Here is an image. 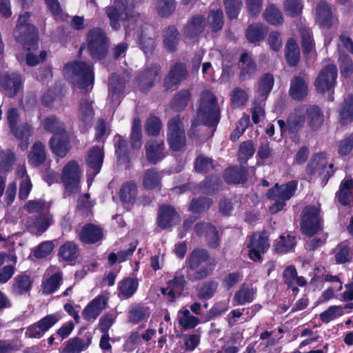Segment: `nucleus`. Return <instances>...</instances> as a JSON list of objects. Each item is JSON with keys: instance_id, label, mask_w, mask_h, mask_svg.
Segmentation results:
<instances>
[{"instance_id": "obj_3", "label": "nucleus", "mask_w": 353, "mask_h": 353, "mask_svg": "<svg viewBox=\"0 0 353 353\" xmlns=\"http://www.w3.org/2000/svg\"><path fill=\"white\" fill-rule=\"evenodd\" d=\"M210 259L208 252L202 248L194 249L186 259L188 268V278L191 281L201 280L207 278L214 271L215 263H206L204 265H200L208 262Z\"/></svg>"}, {"instance_id": "obj_38", "label": "nucleus", "mask_w": 353, "mask_h": 353, "mask_svg": "<svg viewBox=\"0 0 353 353\" xmlns=\"http://www.w3.org/2000/svg\"><path fill=\"white\" fill-rule=\"evenodd\" d=\"M285 57L290 66H296L300 60V50L298 44L293 39L288 40L285 45Z\"/></svg>"}, {"instance_id": "obj_19", "label": "nucleus", "mask_w": 353, "mask_h": 353, "mask_svg": "<svg viewBox=\"0 0 353 353\" xmlns=\"http://www.w3.org/2000/svg\"><path fill=\"white\" fill-rule=\"evenodd\" d=\"M33 279L26 272L17 274L12 281L11 292L15 296L28 293L32 288Z\"/></svg>"}, {"instance_id": "obj_64", "label": "nucleus", "mask_w": 353, "mask_h": 353, "mask_svg": "<svg viewBox=\"0 0 353 353\" xmlns=\"http://www.w3.org/2000/svg\"><path fill=\"white\" fill-rule=\"evenodd\" d=\"M340 72L345 78L351 77L353 74V62L349 55L342 54L339 59Z\"/></svg>"}, {"instance_id": "obj_61", "label": "nucleus", "mask_w": 353, "mask_h": 353, "mask_svg": "<svg viewBox=\"0 0 353 353\" xmlns=\"http://www.w3.org/2000/svg\"><path fill=\"white\" fill-rule=\"evenodd\" d=\"M24 208L29 213H48L49 212V206L45 201L42 199H35L28 201L24 205Z\"/></svg>"}, {"instance_id": "obj_23", "label": "nucleus", "mask_w": 353, "mask_h": 353, "mask_svg": "<svg viewBox=\"0 0 353 353\" xmlns=\"http://www.w3.org/2000/svg\"><path fill=\"white\" fill-rule=\"evenodd\" d=\"M102 236L101 229L92 223L85 225L79 233V239L87 244L95 243L101 240Z\"/></svg>"}, {"instance_id": "obj_16", "label": "nucleus", "mask_w": 353, "mask_h": 353, "mask_svg": "<svg viewBox=\"0 0 353 353\" xmlns=\"http://www.w3.org/2000/svg\"><path fill=\"white\" fill-rule=\"evenodd\" d=\"M107 298L99 295L94 298L83 310L82 315L85 320L94 321L105 308Z\"/></svg>"}, {"instance_id": "obj_47", "label": "nucleus", "mask_w": 353, "mask_h": 353, "mask_svg": "<svg viewBox=\"0 0 353 353\" xmlns=\"http://www.w3.org/2000/svg\"><path fill=\"white\" fill-rule=\"evenodd\" d=\"M241 62L240 76L241 79L245 80L256 71V65L252 60L248 53H243L240 57Z\"/></svg>"}, {"instance_id": "obj_57", "label": "nucleus", "mask_w": 353, "mask_h": 353, "mask_svg": "<svg viewBox=\"0 0 353 353\" xmlns=\"http://www.w3.org/2000/svg\"><path fill=\"white\" fill-rule=\"evenodd\" d=\"M274 85V78L270 74H264L259 82V95L263 101L266 99L267 95L271 92Z\"/></svg>"}, {"instance_id": "obj_33", "label": "nucleus", "mask_w": 353, "mask_h": 353, "mask_svg": "<svg viewBox=\"0 0 353 353\" xmlns=\"http://www.w3.org/2000/svg\"><path fill=\"white\" fill-rule=\"evenodd\" d=\"M339 121L341 125H347L353 121V95L345 98L339 110Z\"/></svg>"}, {"instance_id": "obj_41", "label": "nucleus", "mask_w": 353, "mask_h": 353, "mask_svg": "<svg viewBox=\"0 0 353 353\" xmlns=\"http://www.w3.org/2000/svg\"><path fill=\"white\" fill-rule=\"evenodd\" d=\"M46 159V154L44 145L40 142H36L32 147L29 154V163L38 166L43 163Z\"/></svg>"}, {"instance_id": "obj_11", "label": "nucleus", "mask_w": 353, "mask_h": 353, "mask_svg": "<svg viewBox=\"0 0 353 353\" xmlns=\"http://www.w3.org/2000/svg\"><path fill=\"white\" fill-rule=\"evenodd\" d=\"M61 180L68 192H77L80 181V169L76 161H70L63 167Z\"/></svg>"}, {"instance_id": "obj_4", "label": "nucleus", "mask_w": 353, "mask_h": 353, "mask_svg": "<svg viewBox=\"0 0 353 353\" xmlns=\"http://www.w3.org/2000/svg\"><path fill=\"white\" fill-rule=\"evenodd\" d=\"M65 70V75L73 84L86 91L92 88L94 81L92 65L83 61H74L68 63Z\"/></svg>"}, {"instance_id": "obj_60", "label": "nucleus", "mask_w": 353, "mask_h": 353, "mask_svg": "<svg viewBox=\"0 0 353 353\" xmlns=\"http://www.w3.org/2000/svg\"><path fill=\"white\" fill-rule=\"evenodd\" d=\"M223 12L220 10H212L208 17V23L212 31L220 30L223 25Z\"/></svg>"}, {"instance_id": "obj_13", "label": "nucleus", "mask_w": 353, "mask_h": 353, "mask_svg": "<svg viewBox=\"0 0 353 353\" xmlns=\"http://www.w3.org/2000/svg\"><path fill=\"white\" fill-rule=\"evenodd\" d=\"M188 75L187 66L184 63L176 62L171 65L164 78L163 88L166 90H174L185 79Z\"/></svg>"}, {"instance_id": "obj_49", "label": "nucleus", "mask_w": 353, "mask_h": 353, "mask_svg": "<svg viewBox=\"0 0 353 353\" xmlns=\"http://www.w3.org/2000/svg\"><path fill=\"white\" fill-rule=\"evenodd\" d=\"M149 316V307L140 304L132 305L128 312L129 321L133 323H137L146 319Z\"/></svg>"}, {"instance_id": "obj_52", "label": "nucleus", "mask_w": 353, "mask_h": 353, "mask_svg": "<svg viewBox=\"0 0 353 353\" xmlns=\"http://www.w3.org/2000/svg\"><path fill=\"white\" fill-rule=\"evenodd\" d=\"M190 99V91L186 89H182L174 94L171 101V108L177 112L183 111L187 106Z\"/></svg>"}, {"instance_id": "obj_2", "label": "nucleus", "mask_w": 353, "mask_h": 353, "mask_svg": "<svg viewBox=\"0 0 353 353\" xmlns=\"http://www.w3.org/2000/svg\"><path fill=\"white\" fill-rule=\"evenodd\" d=\"M221 110L216 96L208 90L202 92L196 111V117L192 121L188 136L191 138L197 137L196 128L201 123L209 127L216 126L219 122Z\"/></svg>"}, {"instance_id": "obj_7", "label": "nucleus", "mask_w": 353, "mask_h": 353, "mask_svg": "<svg viewBox=\"0 0 353 353\" xmlns=\"http://www.w3.org/2000/svg\"><path fill=\"white\" fill-rule=\"evenodd\" d=\"M301 230L307 236H313L323 230L320 209L314 205L305 206L301 214Z\"/></svg>"}, {"instance_id": "obj_35", "label": "nucleus", "mask_w": 353, "mask_h": 353, "mask_svg": "<svg viewBox=\"0 0 353 353\" xmlns=\"http://www.w3.org/2000/svg\"><path fill=\"white\" fill-rule=\"evenodd\" d=\"M247 172L244 167H232L225 170L224 179L228 183H244L247 179Z\"/></svg>"}, {"instance_id": "obj_8", "label": "nucleus", "mask_w": 353, "mask_h": 353, "mask_svg": "<svg viewBox=\"0 0 353 353\" xmlns=\"http://www.w3.org/2000/svg\"><path fill=\"white\" fill-rule=\"evenodd\" d=\"M334 172V165L328 164L327 154L322 152L314 154L306 166L307 174L310 176H320L323 186L327 184Z\"/></svg>"}, {"instance_id": "obj_31", "label": "nucleus", "mask_w": 353, "mask_h": 353, "mask_svg": "<svg viewBox=\"0 0 353 353\" xmlns=\"http://www.w3.org/2000/svg\"><path fill=\"white\" fill-rule=\"evenodd\" d=\"M283 276L286 285L292 289L293 292H297V286H304L306 281L302 276H298L296 268L291 265L288 267L283 272Z\"/></svg>"}, {"instance_id": "obj_29", "label": "nucleus", "mask_w": 353, "mask_h": 353, "mask_svg": "<svg viewBox=\"0 0 353 353\" xmlns=\"http://www.w3.org/2000/svg\"><path fill=\"white\" fill-rule=\"evenodd\" d=\"M103 152L101 148L98 146L92 147L88 150L86 163L90 169H92L94 176L100 172L103 161Z\"/></svg>"}, {"instance_id": "obj_26", "label": "nucleus", "mask_w": 353, "mask_h": 353, "mask_svg": "<svg viewBox=\"0 0 353 353\" xmlns=\"http://www.w3.org/2000/svg\"><path fill=\"white\" fill-rule=\"evenodd\" d=\"M308 125L313 130H319L324 123V114L321 109L316 105L305 106Z\"/></svg>"}, {"instance_id": "obj_21", "label": "nucleus", "mask_w": 353, "mask_h": 353, "mask_svg": "<svg viewBox=\"0 0 353 353\" xmlns=\"http://www.w3.org/2000/svg\"><path fill=\"white\" fill-rule=\"evenodd\" d=\"M0 83L8 97H14L20 88L21 75L17 72L3 74L0 77Z\"/></svg>"}, {"instance_id": "obj_24", "label": "nucleus", "mask_w": 353, "mask_h": 353, "mask_svg": "<svg viewBox=\"0 0 353 353\" xmlns=\"http://www.w3.org/2000/svg\"><path fill=\"white\" fill-rule=\"evenodd\" d=\"M181 34L174 26H169L163 31V43L166 50L170 52L177 50Z\"/></svg>"}, {"instance_id": "obj_9", "label": "nucleus", "mask_w": 353, "mask_h": 353, "mask_svg": "<svg viewBox=\"0 0 353 353\" xmlns=\"http://www.w3.org/2000/svg\"><path fill=\"white\" fill-rule=\"evenodd\" d=\"M87 43L92 58L101 60L107 55L109 39L101 28H94L90 30L87 34Z\"/></svg>"}, {"instance_id": "obj_22", "label": "nucleus", "mask_w": 353, "mask_h": 353, "mask_svg": "<svg viewBox=\"0 0 353 353\" xmlns=\"http://www.w3.org/2000/svg\"><path fill=\"white\" fill-rule=\"evenodd\" d=\"M157 221L160 228L165 229L174 223L179 222V216L172 207L162 205L159 210Z\"/></svg>"}, {"instance_id": "obj_56", "label": "nucleus", "mask_w": 353, "mask_h": 353, "mask_svg": "<svg viewBox=\"0 0 353 353\" xmlns=\"http://www.w3.org/2000/svg\"><path fill=\"white\" fill-rule=\"evenodd\" d=\"M180 313L179 323L184 330L192 329L199 323V319L192 315L188 309L183 308Z\"/></svg>"}, {"instance_id": "obj_1", "label": "nucleus", "mask_w": 353, "mask_h": 353, "mask_svg": "<svg viewBox=\"0 0 353 353\" xmlns=\"http://www.w3.org/2000/svg\"><path fill=\"white\" fill-rule=\"evenodd\" d=\"M133 3L129 0H114V6L106 8V14L110 20V26L114 29L119 28V19L126 21L124 25L126 35H129L131 31L137 30L139 41V46L145 54L151 52L154 48V39L152 35V28L143 24L139 15L134 10Z\"/></svg>"}, {"instance_id": "obj_32", "label": "nucleus", "mask_w": 353, "mask_h": 353, "mask_svg": "<svg viewBox=\"0 0 353 353\" xmlns=\"http://www.w3.org/2000/svg\"><path fill=\"white\" fill-rule=\"evenodd\" d=\"M305 105L296 108L288 119L289 130L292 132L299 130L305 124Z\"/></svg>"}, {"instance_id": "obj_48", "label": "nucleus", "mask_w": 353, "mask_h": 353, "mask_svg": "<svg viewBox=\"0 0 353 353\" xmlns=\"http://www.w3.org/2000/svg\"><path fill=\"white\" fill-rule=\"evenodd\" d=\"M59 255L63 260L71 261L76 259L79 255L77 245L72 241H67L59 248Z\"/></svg>"}, {"instance_id": "obj_15", "label": "nucleus", "mask_w": 353, "mask_h": 353, "mask_svg": "<svg viewBox=\"0 0 353 353\" xmlns=\"http://www.w3.org/2000/svg\"><path fill=\"white\" fill-rule=\"evenodd\" d=\"M194 231L199 236H205L207 245L212 248H216L220 243L216 228L209 223H198L194 225Z\"/></svg>"}, {"instance_id": "obj_39", "label": "nucleus", "mask_w": 353, "mask_h": 353, "mask_svg": "<svg viewBox=\"0 0 353 353\" xmlns=\"http://www.w3.org/2000/svg\"><path fill=\"white\" fill-rule=\"evenodd\" d=\"M91 343V339L88 338L87 342L79 337L70 339L65 342V346L63 349V353H81L85 350Z\"/></svg>"}, {"instance_id": "obj_42", "label": "nucleus", "mask_w": 353, "mask_h": 353, "mask_svg": "<svg viewBox=\"0 0 353 353\" xmlns=\"http://www.w3.org/2000/svg\"><path fill=\"white\" fill-rule=\"evenodd\" d=\"M43 126L46 131L54 133V136L56 137L67 133L64 124L53 115L46 117L43 121Z\"/></svg>"}, {"instance_id": "obj_62", "label": "nucleus", "mask_w": 353, "mask_h": 353, "mask_svg": "<svg viewBox=\"0 0 353 353\" xmlns=\"http://www.w3.org/2000/svg\"><path fill=\"white\" fill-rule=\"evenodd\" d=\"M248 99L247 92L241 88H236L230 94L232 108H237L245 105Z\"/></svg>"}, {"instance_id": "obj_43", "label": "nucleus", "mask_w": 353, "mask_h": 353, "mask_svg": "<svg viewBox=\"0 0 353 353\" xmlns=\"http://www.w3.org/2000/svg\"><path fill=\"white\" fill-rule=\"evenodd\" d=\"M316 12L319 22L325 27H330L333 18L330 6L325 1H321L316 6Z\"/></svg>"}, {"instance_id": "obj_14", "label": "nucleus", "mask_w": 353, "mask_h": 353, "mask_svg": "<svg viewBox=\"0 0 353 353\" xmlns=\"http://www.w3.org/2000/svg\"><path fill=\"white\" fill-rule=\"evenodd\" d=\"M249 248V256L254 261H260L261 254H264L270 247L269 241L264 233L256 232L250 237Z\"/></svg>"}, {"instance_id": "obj_27", "label": "nucleus", "mask_w": 353, "mask_h": 353, "mask_svg": "<svg viewBox=\"0 0 353 353\" xmlns=\"http://www.w3.org/2000/svg\"><path fill=\"white\" fill-rule=\"evenodd\" d=\"M94 112L92 106V101L87 98H82L78 106V119L85 125L88 126L92 123Z\"/></svg>"}, {"instance_id": "obj_34", "label": "nucleus", "mask_w": 353, "mask_h": 353, "mask_svg": "<svg viewBox=\"0 0 353 353\" xmlns=\"http://www.w3.org/2000/svg\"><path fill=\"white\" fill-rule=\"evenodd\" d=\"M262 16L266 22L272 26H280L284 21L281 11L274 3H269L266 6Z\"/></svg>"}, {"instance_id": "obj_36", "label": "nucleus", "mask_w": 353, "mask_h": 353, "mask_svg": "<svg viewBox=\"0 0 353 353\" xmlns=\"http://www.w3.org/2000/svg\"><path fill=\"white\" fill-rule=\"evenodd\" d=\"M52 215L50 212L41 213L39 216L34 218H30L28 223L32 225L36 229L37 234H41L43 233L52 223Z\"/></svg>"}, {"instance_id": "obj_50", "label": "nucleus", "mask_w": 353, "mask_h": 353, "mask_svg": "<svg viewBox=\"0 0 353 353\" xmlns=\"http://www.w3.org/2000/svg\"><path fill=\"white\" fill-rule=\"evenodd\" d=\"M114 143L119 162L123 164L128 163L129 162V157L128 155L126 141L121 136L117 134L114 138Z\"/></svg>"}, {"instance_id": "obj_30", "label": "nucleus", "mask_w": 353, "mask_h": 353, "mask_svg": "<svg viewBox=\"0 0 353 353\" xmlns=\"http://www.w3.org/2000/svg\"><path fill=\"white\" fill-rule=\"evenodd\" d=\"M57 136H53L49 142L50 147L53 153L60 157H64L70 150L69 142L68 141V134L65 133Z\"/></svg>"}, {"instance_id": "obj_40", "label": "nucleus", "mask_w": 353, "mask_h": 353, "mask_svg": "<svg viewBox=\"0 0 353 353\" xmlns=\"http://www.w3.org/2000/svg\"><path fill=\"white\" fill-rule=\"evenodd\" d=\"M125 80L117 74H112L109 80V97L112 100L119 101V94L123 91Z\"/></svg>"}, {"instance_id": "obj_63", "label": "nucleus", "mask_w": 353, "mask_h": 353, "mask_svg": "<svg viewBox=\"0 0 353 353\" xmlns=\"http://www.w3.org/2000/svg\"><path fill=\"white\" fill-rule=\"evenodd\" d=\"M16 161L14 153L11 150L0 152V171L8 172L10 170Z\"/></svg>"}, {"instance_id": "obj_20", "label": "nucleus", "mask_w": 353, "mask_h": 353, "mask_svg": "<svg viewBox=\"0 0 353 353\" xmlns=\"http://www.w3.org/2000/svg\"><path fill=\"white\" fill-rule=\"evenodd\" d=\"M206 26L205 18L201 14L192 17L183 27V34L187 38H194L202 33Z\"/></svg>"}, {"instance_id": "obj_53", "label": "nucleus", "mask_w": 353, "mask_h": 353, "mask_svg": "<svg viewBox=\"0 0 353 353\" xmlns=\"http://www.w3.org/2000/svg\"><path fill=\"white\" fill-rule=\"evenodd\" d=\"M138 281L132 278H125L119 283V295L123 298L128 299L131 297L137 291L138 288Z\"/></svg>"}, {"instance_id": "obj_37", "label": "nucleus", "mask_w": 353, "mask_h": 353, "mask_svg": "<svg viewBox=\"0 0 353 353\" xmlns=\"http://www.w3.org/2000/svg\"><path fill=\"white\" fill-rule=\"evenodd\" d=\"M161 181V176L156 168L146 170L142 176V185L147 190L158 188Z\"/></svg>"}, {"instance_id": "obj_44", "label": "nucleus", "mask_w": 353, "mask_h": 353, "mask_svg": "<svg viewBox=\"0 0 353 353\" xmlns=\"http://www.w3.org/2000/svg\"><path fill=\"white\" fill-rule=\"evenodd\" d=\"M255 291L254 288L248 287L246 284H242L234 296V301L237 305H243L253 301Z\"/></svg>"}, {"instance_id": "obj_59", "label": "nucleus", "mask_w": 353, "mask_h": 353, "mask_svg": "<svg viewBox=\"0 0 353 353\" xmlns=\"http://www.w3.org/2000/svg\"><path fill=\"white\" fill-rule=\"evenodd\" d=\"M299 34L301 39V46L303 54H309L314 48V43L312 32L309 28H300Z\"/></svg>"}, {"instance_id": "obj_55", "label": "nucleus", "mask_w": 353, "mask_h": 353, "mask_svg": "<svg viewBox=\"0 0 353 353\" xmlns=\"http://www.w3.org/2000/svg\"><path fill=\"white\" fill-rule=\"evenodd\" d=\"M130 143L133 149H139L142 145L141 122L138 118H135L133 120L130 134Z\"/></svg>"}, {"instance_id": "obj_46", "label": "nucleus", "mask_w": 353, "mask_h": 353, "mask_svg": "<svg viewBox=\"0 0 353 353\" xmlns=\"http://www.w3.org/2000/svg\"><path fill=\"white\" fill-rule=\"evenodd\" d=\"M137 193V185L134 181L124 183L119 190L120 199L123 203H130L134 201Z\"/></svg>"}, {"instance_id": "obj_10", "label": "nucleus", "mask_w": 353, "mask_h": 353, "mask_svg": "<svg viewBox=\"0 0 353 353\" xmlns=\"http://www.w3.org/2000/svg\"><path fill=\"white\" fill-rule=\"evenodd\" d=\"M168 141L172 150L179 151L185 145V135L182 119L179 116L172 118L168 123Z\"/></svg>"}, {"instance_id": "obj_18", "label": "nucleus", "mask_w": 353, "mask_h": 353, "mask_svg": "<svg viewBox=\"0 0 353 353\" xmlns=\"http://www.w3.org/2000/svg\"><path fill=\"white\" fill-rule=\"evenodd\" d=\"M145 156L149 162L157 164L165 157L163 141L149 140L145 145Z\"/></svg>"}, {"instance_id": "obj_17", "label": "nucleus", "mask_w": 353, "mask_h": 353, "mask_svg": "<svg viewBox=\"0 0 353 353\" xmlns=\"http://www.w3.org/2000/svg\"><path fill=\"white\" fill-rule=\"evenodd\" d=\"M160 70V66L154 65L140 74L137 78L139 89L143 92L149 90L154 85L155 81L159 77Z\"/></svg>"}, {"instance_id": "obj_45", "label": "nucleus", "mask_w": 353, "mask_h": 353, "mask_svg": "<svg viewBox=\"0 0 353 353\" xmlns=\"http://www.w3.org/2000/svg\"><path fill=\"white\" fill-rule=\"evenodd\" d=\"M157 13L161 17H168L176 9L175 0H153Z\"/></svg>"}, {"instance_id": "obj_6", "label": "nucleus", "mask_w": 353, "mask_h": 353, "mask_svg": "<svg viewBox=\"0 0 353 353\" xmlns=\"http://www.w3.org/2000/svg\"><path fill=\"white\" fill-rule=\"evenodd\" d=\"M298 182L290 181L286 183L276 184L267 192V197L274 201V203L270 207V211L277 213L281 211L285 205V201L290 199L297 189Z\"/></svg>"}, {"instance_id": "obj_25", "label": "nucleus", "mask_w": 353, "mask_h": 353, "mask_svg": "<svg viewBox=\"0 0 353 353\" xmlns=\"http://www.w3.org/2000/svg\"><path fill=\"white\" fill-rule=\"evenodd\" d=\"M308 84L303 77H294L292 78L289 93L291 97L296 101L303 100L308 92Z\"/></svg>"}, {"instance_id": "obj_51", "label": "nucleus", "mask_w": 353, "mask_h": 353, "mask_svg": "<svg viewBox=\"0 0 353 353\" xmlns=\"http://www.w3.org/2000/svg\"><path fill=\"white\" fill-rule=\"evenodd\" d=\"M335 262L339 264L345 263L350 261L352 258L353 253L346 241L339 243L334 249Z\"/></svg>"}, {"instance_id": "obj_28", "label": "nucleus", "mask_w": 353, "mask_h": 353, "mask_svg": "<svg viewBox=\"0 0 353 353\" xmlns=\"http://www.w3.org/2000/svg\"><path fill=\"white\" fill-rule=\"evenodd\" d=\"M338 202L343 205H348L353 201V179H347L341 181L336 193Z\"/></svg>"}, {"instance_id": "obj_12", "label": "nucleus", "mask_w": 353, "mask_h": 353, "mask_svg": "<svg viewBox=\"0 0 353 353\" xmlns=\"http://www.w3.org/2000/svg\"><path fill=\"white\" fill-rule=\"evenodd\" d=\"M337 68L334 64H329L320 71L314 85L319 92H325L332 89L336 84Z\"/></svg>"}, {"instance_id": "obj_54", "label": "nucleus", "mask_w": 353, "mask_h": 353, "mask_svg": "<svg viewBox=\"0 0 353 353\" xmlns=\"http://www.w3.org/2000/svg\"><path fill=\"white\" fill-rule=\"evenodd\" d=\"M266 32L261 24L250 25L246 30V38L250 43L258 42L264 39Z\"/></svg>"}, {"instance_id": "obj_5", "label": "nucleus", "mask_w": 353, "mask_h": 353, "mask_svg": "<svg viewBox=\"0 0 353 353\" xmlns=\"http://www.w3.org/2000/svg\"><path fill=\"white\" fill-rule=\"evenodd\" d=\"M30 12H25L19 17L13 34L16 40L23 44L28 50L38 48V32L35 26L30 23Z\"/></svg>"}, {"instance_id": "obj_58", "label": "nucleus", "mask_w": 353, "mask_h": 353, "mask_svg": "<svg viewBox=\"0 0 353 353\" xmlns=\"http://www.w3.org/2000/svg\"><path fill=\"white\" fill-rule=\"evenodd\" d=\"M61 281L62 274L61 272L53 274L50 278L43 282V292L46 294L53 293L60 285Z\"/></svg>"}]
</instances>
